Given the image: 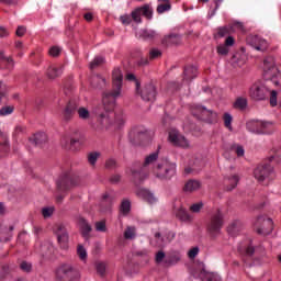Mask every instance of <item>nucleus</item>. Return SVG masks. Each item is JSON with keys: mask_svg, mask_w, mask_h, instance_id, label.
<instances>
[{"mask_svg": "<svg viewBox=\"0 0 281 281\" xmlns=\"http://www.w3.org/2000/svg\"><path fill=\"white\" fill-rule=\"evenodd\" d=\"M78 183H80V178L72 176L71 172H66L57 180V188L60 192H65Z\"/></svg>", "mask_w": 281, "mask_h": 281, "instance_id": "6e6552de", "label": "nucleus"}, {"mask_svg": "<svg viewBox=\"0 0 281 281\" xmlns=\"http://www.w3.org/2000/svg\"><path fill=\"white\" fill-rule=\"evenodd\" d=\"M161 50L158 48H151L149 50V60H157L161 56Z\"/></svg>", "mask_w": 281, "mask_h": 281, "instance_id": "09e8293b", "label": "nucleus"}, {"mask_svg": "<svg viewBox=\"0 0 281 281\" xmlns=\"http://www.w3.org/2000/svg\"><path fill=\"white\" fill-rule=\"evenodd\" d=\"M169 140L175 146H180V148H190V142L183 135L179 134V132H170Z\"/></svg>", "mask_w": 281, "mask_h": 281, "instance_id": "dca6fc26", "label": "nucleus"}, {"mask_svg": "<svg viewBox=\"0 0 281 281\" xmlns=\"http://www.w3.org/2000/svg\"><path fill=\"white\" fill-rule=\"evenodd\" d=\"M140 14L145 16V19H153V9H150L149 4H145L143 7H139Z\"/></svg>", "mask_w": 281, "mask_h": 281, "instance_id": "a19ab883", "label": "nucleus"}, {"mask_svg": "<svg viewBox=\"0 0 281 281\" xmlns=\"http://www.w3.org/2000/svg\"><path fill=\"white\" fill-rule=\"evenodd\" d=\"M0 67L9 69V71L14 69V58H12V56H8V54H5V49H0Z\"/></svg>", "mask_w": 281, "mask_h": 281, "instance_id": "a211bd4d", "label": "nucleus"}, {"mask_svg": "<svg viewBox=\"0 0 281 281\" xmlns=\"http://www.w3.org/2000/svg\"><path fill=\"white\" fill-rule=\"evenodd\" d=\"M12 113H14V105H7L0 109L1 116L12 115Z\"/></svg>", "mask_w": 281, "mask_h": 281, "instance_id": "a18cd8bd", "label": "nucleus"}, {"mask_svg": "<svg viewBox=\"0 0 281 281\" xmlns=\"http://www.w3.org/2000/svg\"><path fill=\"white\" fill-rule=\"evenodd\" d=\"M140 98L145 102H155L157 99V88L153 83H146L140 90Z\"/></svg>", "mask_w": 281, "mask_h": 281, "instance_id": "9b49d317", "label": "nucleus"}, {"mask_svg": "<svg viewBox=\"0 0 281 281\" xmlns=\"http://www.w3.org/2000/svg\"><path fill=\"white\" fill-rule=\"evenodd\" d=\"M135 232H136L135 226H127L124 232L125 240H134V238L136 236Z\"/></svg>", "mask_w": 281, "mask_h": 281, "instance_id": "ea45409f", "label": "nucleus"}, {"mask_svg": "<svg viewBox=\"0 0 281 281\" xmlns=\"http://www.w3.org/2000/svg\"><path fill=\"white\" fill-rule=\"evenodd\" d=\"M224 220H223V213L221 210H217L210 220V223L207 225V232L211 236V238H216L218 234H221V229H223Z\"/></svg>", "mask_w": 281, "mask_h": 281, "instance_id": "423d86ee", "label": "nucleus"}, {"mask_svg": "<svg viewBox=\"0 0 281 281\" xmlns=\"http://www.w3.org/2000/svg\"><path fill=\"white\" fill-rule=\"evenodd\" d=\"M201 188V181L199 180H189L186 184H184V192H195V190H200Z\"/></svg>", "mask_w": 281, "mask_h": 281, "instance_id": "cd10ccee", "label": "nucleus"}, {"mask_svg": "<svg viewBox=\"0 0 281 281\" xmlns=\"http://www.w3.org/2000/svg\"><path fill=\"white\" fill-rule=\"evenodd\" d=\"M269 93H270V105L278 106V91L271 88Z\"/></svg>", "mask_w": 281, "mask_h": 281, "instance_id": "49530a36", "label": "nucleus"}, {"mask_svg": "<svg viewBox=\"0 0 281 281\" xmlns=\"http://www.w3.org/2000/svg\"><path fill=\"white\" fill-rule=\"evenodd\" d=\"M201 210H203V202H198L190 206V212H193V214H199Z\"/></svg>", "mask_w": 281, "mask_h": 281, "instance_id": "6e6d98bb", "label": "nucleus"}, {"mask_svg": "<svg viewBox=\"0 0 281 281\" xmlns=\"http://www.w3.org/2000/svg\"><path fill=\"white\" fill-rule=\"evenodd\" d=\"M56 278L58 281H76L80 280V272L70 265H63L57 269Z\"/></svg>", "mask_w": 281, "mask_h": 281, "instance_id": "39448f33", "label": "nucleus"}, {"mask_svg": "<svg viewBox=\"0 0 281 281\" xmlns=\"http://www.w3.org/2000/svg\"><path fill=\"white\" fill-rule=\"evenodd\" d=\"M54 234L55 236H57L59 245H65L66 243H69V233L67 232V227H65V224H56L54 226Z\"/></svg>", "mask_w": 281, "mask_h": 281, "instance_id": "4468645a", "label": "nucleus"}, {"mask_svg": "<svg viewBox=\"0 0 281 281\" xmlns=\"http://www.w3.org/2000/svg\"><path fill=\"white\" fill-rule=\"evenodd\" d=\"M234 109H238L239 111H245L247 109V99L239 97L234 102Z\"/></svg>", "mask_w": 281, "mask_h": 281, "instance_id": "4c0bfd02", "label": "nucleus"}, {"mask_svg": "<svg viewBox=\"0 0 281 281\" xmlns=\"http://www.w3.org/2000/svg\"><path fill=\"white\" fill-rule=\"evenodd\" d=\"M199 251H200L199 246L191 248L188 251V258H190L191 260H194V258H196V256H199Z\"/></svg>", "mask_w": 281, "mask_h": 281, "instance_id": "13d9d810", "label": "nucleus"}, {"mask_svg": "<svg viewBox=\"0 0 281 281\" xmlns=\"http://www.w3.org/2000/svg\"><path fill=\"white\" fill-rule=\"evenodd\" d=\"M0 153H10V143L8 140V136L5 135L0 137Z\"/></svg>", "mask_w": 281, "mask_h": 281, "instance_id": "72a5a7b5", "label": "nucleus"}, {"mask_svg": "<svg viewBox=\"0 0 281 281\" xmlns=\"http://www.w3.org/2000/svg\"><path fill=\"white\" fill-rule=\"evenodd\" d=\"M124 80V75L120 68H115L112 71V85L113 90L111 92L103 93V102L108 104L109 109H113L115 100L122 95V82Z\"/></svg>", "mask_w": 281, "mask_h": 281, "instance_id": "f03ea898", "label": "nucleus"}, {"mask_svg": "<svg viewBox=\"0 0 281 281\" xmlns=\"http://www.w3.org/2000/svg\"><path fill=\"white\" fill-rule=\"evenodd\" d=\"M140 36L142 38H155V36H157V33L155 31L145 30L142 32Z\"/></svg>", "mask_w": 281, "mask_h": 281, "instance_id": "680f3d73", "label": "nucleus"}, {"mask_svg": "<svg viewBox=\"0 0 281 281\" xmlns=\"http://www.w3.org/2000/svg\"><path fill=\"white\" fill-rule=\"evenodd\" d=\"M99 157H100V153H98V151L90 153L88 155L89 165L93 166L98 161Z\"/></svg>", "mask_w": 281, "mask_h": 281, "instance_id": "3c124183", "label": "nucleus"}, {"mask_svg": "<svg viewBox=\"0 0 281 281\" xmlns=\"http://www.w3.org/2000/svg\"><path fill=\"white\" fill-rule=\"evenodd\" d=\"M63 74V70L54 65L49 66L46 70V76L49 80H56Z\"/></svg>", "mask_w": 281, "mask_h": 281, "instance_id": "a878e982", "label": "nucleus"}, {"mask_svg": "<svg viewBox=\"0 0 281 281\" xmlns=\"http://www.w3.org/2000/svg\"><path fill=\"white\" fill-rule=\"evenodd\" d=\"M247 43L250 45V47L257 49V52H267V49L269 48V44L258 36L247 37Z\"/></svg>", "mask_w": 281, "mask_h": 281, "instance_id": "2eb2a0df", "label": "nucleus"}, {"mask_svg": "<svg viewBox=\"0 0 281 281\" xmlns=\"http://www.w3.org/2000/svg\"><path fill=\"white\" fill-rule=\"evenodd\" d=\"M192 114L194 117H198V120H201L202 122H207L209 124H212L214 120H216V112L212 110H207L205 106L198 105L192 110Z\"/></svg>", "mask_w": 281, "mask_h": 281, "instance_id": "9d476101", "label": "nucleus"}, {"mask_svg": "<svg viewBox=\"0 0 281 281\" xmlns=\"http://www.w3.org/2000/svg\"><path fill=\"white\" fill-rule=\"evenodd\" d=\"M77 256H79L80 260H87V249H85V246L78 245Z\"/></svg>", "mask_w": 281, "mask_h": 281, "instance_id": "8fccbe9b", "label": "nucleus"}, {"mask_svg": "<svg viewBox=\"0 0 281 281\" xmlns=\"http://www.w3.org/2000/svg\"><path fill=\"white\" fill-rule=\"evenodd\" d=\"M167 257L168 256H166V252L164 250L157 251L156 255H155L156 265H161V262L164 265V260H166Z\"/></svg>", "mask_w": 281, "mask_h": 281, "instance_id": "c03bdc74", "label": "nucleus"}, {"mask_svg": "<svg viewBox=\"0 0 281 281\" xmlns=\"http://www.w3.org/2000/svg\"><path fill=\"white\" fill-rule=\"evenodd\" d=\"M29 142L34 146H43L47 142V134L45 133H37L32 138H29Z\"/></svg>", "mask_w": 281, "mask_h": 281, "instance_id": "393cba45", "label": "nucleus"}, {"mask_svg": "<svg viewBox=\"0 0 281 281\" xmlns=\"http://www.w3.org/2000/svg\"><path fill=\"white\" fill-rule=\"evenodd\" d=\"M106 60L102 56L94 57V59L90 63V69L93 71V69H98V67H102Z\"/></svg>", "mask_w": 281, "mask_h": 281, "instance_id": "f704fd0d", "label": "nucleus"}, {"mask_svg": "<svg viewBox=\"0 0 281 281\" xmlns=\"http://www.w3.org/2000/svg\"><path fill=\"white\" fill-rule=\"evenodd\" d=\"M232 114L229 113H224V126H226V128H232Z\"/></svg>", "mask_w": 281, "mask_h": 281, "instance_id": "e2e57ef3", "label": "nucleus"}, {"mask_svg": "<svg viewBox=\"0 0 281 281\" xmlns=\"http://www.w3.org/2000/svg\"><path fill=\"white\" fill-rule=\"evenodd\" d=\"M126 80L134 81L135 85H136V91H137V93H139L140 83L137 80V78L135 77V75L134 74H127L126 75Z\"/></svg>", "mask_w": 281, "mask_h": 281, "instance_id": "bf43d9fd", "label": "nucleus"}, {"mask_svg": "<svg viewBox=\"0 0 281 281\" xmlns=\"http://www.w3.org/2000/svg\"><path fill=\"white\" fill-rule=\"evenodd\" d=\"M274 87H280L281 85V72H278L271 77V79H266L265 81L255 82L249 89V95L254 102H262L269 98L271 89Z\"/></svg>", "mask_w": 281, "mask_h": 281, "instance_id": "f257e3e1", "label": "nucleus"}, {"mask_svg": "<svg viewBox=\"0 0 281 281\" xmlns=\"http://www.w3.org/2000/svg\"><path fill=\"white\" fill-rule=\"evenodd\" d=\"M198 166H199V160H195L192 167L184 168L186 175H191V172H199L200 168H198Z\"/></svg>", "mask_w": 281, "mask_h": 281, "instance_id": "864d4df0", "label": "nucleus"}, {"mask_svg": "<svg viewBox=\"0 0 281 281\" xmlns=\"http://www.w3.org/2000/svg\"><path fill=\"white\" fill-rule=\"evenodd\" d=\"M102 104L97 105L93 109V114L97 117V122H99L104 128H109L111 124H113V111L115 109V99L114 105L112 109H109V103H104V97L102 99Z\"/></svg>", "mask_w": 281, "mask_h": 281, "instance_id": "7ed1b4c3", "label": "nucleus"}, {"mask_svg": "<svg viewBox=\"0 0 281 281\" xmlns=\"http://www.w3.org/2000/svg\"><path fill=\"white\" fill-rule=\"evenodd\" d=\"M79 226L81 229V236H83L86 240H89V234H91L92 231L89 222H87V220H85L83 217H79Z\"/></svg>", "mask_w": 281, "mask_h": 281, "instance_id": "b1692460", "label": "nucleus"}, {"mask_svg": "<svg viewBox=\"0 0 281 281\" xmlns=\"http://www.w3.org/2000/svg\"><path fill=\"white\" fill-rule=\"evenodd\" d=\"M181 262V252L173 250L164 260V267L167 269L170 267H175Z\"/></svg>", "mask_w": 281, "mask_h": 281, "instance_id": "f3484780", "label": "nucleus"}, {"mask_svg": "<svg viewBox=\"0 0 281 281\" xmlns=\"http://www.w3.org/2000/svg\"><path fill=\"white\" fill-rule=\"evenodd\" d=\"M105 168L106 170H115L117 168V160L110 158L105 161Z\"/></svg>", "mask_w": 281, "mask_h": 281, "instance_id": "603ef678", "label": "nucleus"}, {"mask_svg": "<svg viewBox=\"0 0 281 281\" xmlns=\"http://www.w3.org/2000/svg\"><path fill=\"white\" fill-rule=\"evenodd\" d=\"M240 227H243V225L240 224V222H233L228 227H227V232L228 234H231V236H236V234L238 232H240Z\"/></svg>", "mask_w": 281, "mask_h": 281, "instance_id": "e433bc0d", "label": "nucleus"}, {"mask_svg": "<svg viewBox=\"0 0 281 281\" xmlns=\"http://www.w3.org/2000/svg\"><path fill=\"white\" fill-rule=\"evenodd\" d=\"M248 128H252L255 133H262L267 127V123L262 121H251L247 124Z\"/></svg>", "mask_w": 281, "mask_h": 281, "instance_id": "bb28decb", "label": "nucleus"}, {"mask_svg": "<svg viewBox=\"0 0 281 281\" xmlns=\"http://www.w3.org/2000/svg\"><path fill=\"white\" fill-rule=\"evenodd\" d=\"M199 271L201 281H223L220 273L206 271L204 262H200Z\"/></svg>", "mask_w": 281, "mask_h": 281, "instance_id": "ddd939ff", "label": "nucleus"}, {"mask_svg": "<svg viewBox=\"0 0 281 281\" xmlns=\"http://www.w3.org/2000/svg\"><path fill=\"white\" fill-rule=\"evenodd\" d=\"M257 234L261 236H269L273 232V220L265 216H259L255 223Z\"/></svg>", "mask_w": 281, "mask_h": 281, "instance_id": "1a4fd4ad", "label": "nucleus"}, {"mask_svg": "<svg viewBox=\"0 0 281 281\" xmlns=\"http://www.w3.org/2000/svg\"><path fill=\"white\" fill-rule=\"evenodd\" d=\"M90 85L93 89H104L106 87V79L100 75H92Z\"/></svg>", "mask_w": 281, "mask_h": 281, "instance_id": "4be33fe9", "label": "nucleus"}, {"mask_svg": "<svg viewBox=\"0 0 281 281\" xmlns=\"http://www.w3.org/2000/svg\"><path fill=\"white\" fill-rule=\"evenodd\" d=\"M120 21L123 23V25H131L133 19L131 18V15L125 14L121 15Z\"/></svg>", "mask_w": 281, "mask_h": 281, "instance_id": "338daca9", "label": "nucleus"}, {"mask_svg": "<svg viewBox=\"0 0 281 281\" xmlns=\"http://www.w3.org/2000/svg\"><path fill=\"white\" fill-rule=\"evenodd\" d=\"M132 177L135 186H142V183L148 179V171H145L144 167L138 170L133 169Z\"/></svg>", "mask_w": 281, "mask_h": 281, "instance_id": "aec40b11", "label": "nucleus"}, {"mask_svg": "<svg viewBox=\"0 0 281 281\" xmlns=\"http://www.w3.org/2000/svg\"><path fill=\"white\" fill-rule=\"evenodd\" d=\"M95 269L99 276L104 277V273H106V263L104 262H97Z\"/></svg>", "mask_w": 281, "mask_h": 281, "instance_id": "de8ad7c7", "label": "nucleus"}, {"mask_svg": "<svg viewBox=\"0 0 281 281\" xmlns=\"http://www.w3.org/2000/svg\"><path fill=\"white\" fill-rule=\"evenodd\" d=\"M94 227L97 232H106V222L104 221L95 222Z\"/></svg>", "mask_w": 281, "mask_h": 281, "instance_id": "052dcab7", "label": "nucleus"}, {"mask_svg": "<svg viewBox=\"0 0 281 281\" xmlns=\"http://www.w3.org/2000/svg\"><path fill=\"white\" fill-rule=\"evenodd\" d=\"M25 32H27V27L25 26H18L15 34L19 37L25 36Z\"/></svg>", "mask_w": 281, "mask_h": 281, "instance_id": "774afa93", "label": "nucleus"}, {"mask_svg": "<svg viewBox=\"0 0 281 281\" xmlns=\"http://www.w3.org/2000/svg\"><path fill=\"white\" fill-rule=\"evenodd\" d=\"M155 177L158 179H172L177 173V165L168 160H159L153 168Z\"/></svg>", "mask_w": 281, "mask_h": 281, "instance_id": "20e7f679", "label": "nucleus"}, {"mask_svg": "<svg viewBox=\"0 0 281 281\" xmlns=\"http://www.w3.org/2000/svg\"><path fill=\"white\" fill-rule=\"evenodd\" d=\"M157 159H159V151H154L153 154H149L145 158L143 168H146V166H150V165L155 164V161H157Z\"/></svg>", "mask_w": 281, "mask_h": 281, "instance_id": "473e14b6", "label": "nucleus"}, {"mask_svg": "<svg viewBox=\"0 0 281 281\" xmlns=\"http://www.w3.org/2000/svg\"><path fill=\"white\" fill-rule=\"evenodd\" d=\"M53 214H54V207L42 209V216H44V218H49V216H52Z\"/></svg>", "mask_w": 281, "mask_h": 281, "instance_id": "69168bd1", "label": "nucleus"}, {"mask_svg": "<svg viewBox=\"0 0 281 281\" xmlns=\"http://www.w3.org/2000/svg\"><path fill=\"white\" fill-rule=\"evenodd\" d=\"M161 45L164 47H177L181 45V36L177 34H170L162 38Z\"/></svg>", "mask_w": 281, "mask_h": 281, "instance_id": "6ab92c4d", "label": "nucleus"}, {"mask_svg": "<svg viewBox=\"0 0 281 281\" xmlns=\"http://www.w3.org/2000/svg\"><path fill=\"white\" fill-rule=\"evenodd\" d=\"M233 27L229 25L217 27V32L214 35V38H225V36H229L232 34Z\"/></svg>", "mask_w": 281, "mask_h": 281, "instance_id": "c85d7f7f", "label": "nucleus"}, {"mask_svg": "<svg viewBox=\"0 0 281 281\" xmlns=\"http://www.w3.org/2000/svg\"><path fill=\"white\" fill-rule=\"evenodd\" d=\"M21 271H24V273H30L32 271V263L27 261H22L20 263Z\"/></svg>", "mask_w": 281, "mask_h": 281, "instance_id": "4d7b16f0", "label": "nucleus"}, {"mask_svg": "<svg viewBox=\"0 0 281 281\" xmlns=\"http://www.w3.org/2000/svg\"><path fill=\"white\" fill-rule=\"evenodd\" d=\"M60 52H61L60 47L53 46V47L49 48L48 54L53 58H58V56H60Z\"/></svg>", "mask_w": 281, "mask_h": 281, "instance_id": "5fc2aeb1", "label": "nucleus"}, {"mask_svg": "<svg viewBox=\"0 0 281 281\" xmlns=\"http://www.w3.org/2000/svg\"><path fill=\"white\" fill-rule=\"evenodd\" d=\"M131 16L135 23H142V9L136 8L132 11Z\"/></svg>", "mask_w": 281, "mask_h": 281, "instance_id": "37998d69", "label": "nucleus"}, {"mask_svg": "<svg viewBox=\"0 0 281 281\" xmlns=\"http://www.w3.org/2000/svg\"><path fill=\"white\" fill-rule=\"evenodd\" d=\"M217 54H220V56H227V54H229V48H227L225 44L220 45L217 46Z\"/></svg>", "mask_w": 281, "mask_h": 281, "instance_id": "0e129e2a", "label": "nucleus"}, {"mask_svg": "<svg viewBox=\"0 0 281 281\" xmlns=\"http://www.w3.org/2000/svg\"><path fill=\"white\" fill-rule=\"evenodd\" d=\"M177 218L179 221H182L183 223H191L192 221V215L188 213L186 209H179L178 212L176 213Z\"/></svg>", "mask_w": 281, "mask_h": 281, "instance_id": "c756f323", "label": "nucleus"}, {"mask_svg": "<svg viewBox=\"0 0 281 281\" xmlns=\"http://www.w3.org/2000/svg\"><path fill=\"white\" fill-rule=\"evenodd\" d=\"M254 177L259 181V183H262L266 179H276V171H273V167H271V165H259L254 170Z\"/></svg>", "mask_w": 281, "mask_h": 281, "instance_id": "0eeeda50", "label": "nucleus"}, {"mask_svg": "<svg viewBox=\"0 0 281 281\" xmlns=\"http://www.w3.org/2000/svg\"><path fill=\"white\" fill-rule=\"evenodd\" d=\"M171 9H172V4H170V2H165V3L158 4L156 11L159 14H164V12H170Z\"/></svg>", "mask_w": 281, "mask_h": 281, "instance_id": "79ce46f5", "label": "nucleus"}, {"mask_svg": "<svg viewBox=\"0 0 281 281\" xmlns=\"http://www.w3.org/2000/svg\"><path fill=\"white\" fill-rule=\"evenodd\" d=\"M132 135L137 138V140H134V144H139L142 139H146V137H148V131H136L133 132Z\"/></svg>", "mask_w": 281, "mask_h": 281, "instance_id": "58836bf2", "label": "nucleus"}, {"mask_svg": "<svg viewBox=\"0 0 281 281\" xmlns=\"http://www.w3.org/2000/svg\"><path fill=\"white\" fill-rule=\"evenodd\" d=\"M136 194L139 196V199H144V201H147V203H157V198L155 196V194H153V192L147 189H138L136 191Z\"/></svg>", "mask_w": 281, "mask_h": 281, "instance_id": "412c9836", "label": "nucleus"}, {"mask_svg": "<svg viewBox=\"0 0 281 281\" xmlns=\"http://www.w3.org/2000/svg\"><path fill=\"white\" fill-rule=\"evenodd\" d=\"M78 111V103L76 101H69L61 111L63 122H71Z\"/></svg>", "mask_w": 281, "mask_h": 281, "instance_id": "f8f14e48", "label": "nucleus"}, {"mask_svg": "<svg viewBox=\"0 0 281 281\" xmlns=\"http://www.w3.org/2000/svg\"><path fill=\"white\" fill-rule=\"evenodd\" d=\"M77 113H78L79 120L87 121L91 119V112L89 111V109L85 106L77 108Z\"/></svg>", "mask_w": 281, "mask_h": 281, "instance_id": "2f4dec72", "label": "nucleus"}, {"mask_svg": "<svg viewBox=\"0 0 281 281\" xmlns=\"http://www.w3.org/2000/svg\"><path fill=\"white\" fill-rule=\"evenodd\" d=\"M120 212L123 216H128V214H131V201L123 200L120 206Z\"/></svg>", "mask_w": 281, "mask_h": 281, "instance_id": "c9c22d12", "label": "nucleus"}, {"mask_svg": "<svg viewBox=\"0 0 281 281\" xmlns=\"http://www.w3.org/2000/svg\"><path fill=\"white\" fill-rule=\"evenodd\" d=\"M12 232H14V226L4 228L0 231V240L1 243H8L12 238Z\"/></svg>", "mask_w": 281, "mask_h": 281, "instance_id": "7c9ffc66", "label": "nucleus"}, {"mask_svg": "<svg viewBox=\"0 0 281 281\" xmlns=\"http://www.w3.org/2000/svg\"><path fill=\"white\" fill-rule=\"evenodd\" d=\"M183 76V80H186L187 82H192V80H194V78L199 76V69H196V67L194 66H187L184 68Z\"/></svg>", "mask_w": 281, "mask_h": 281, "instance_id": "5701e85b", "label": "nucleus"}]
</instances>
